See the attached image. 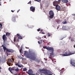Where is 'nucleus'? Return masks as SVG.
Returning <instances> with one entry per match:
<instances>
[{
    "label": "nucleus",
    "mask_w": 75,
    "mask_h": 75,
    "mask_svg": "<svg viewBox=\"0 0 75 75\" xmlns=\"http://www.w3.org/2000/svg\"><path fill=\"white\" fill-rule=\"evenodd\" d=\"M1 67H0V71H1V70H0V69H1Z\"/></svg>",
    "instance_id": "obj_46"
},
{
    "label": "nucleus",
    "mask_w": 75,
    "mask_h": 75,
    "mask_svg": "<svg viewBox=\"0 0 75 75\" xmlns=\"http://www.w3.org/2000/svg\"><path fill=\"white\" fill-rule=\"evenodd\" d=\"M61 40H63V38H62V39H61Z\"/></svg>",
    "instance_id": "obj_53"
},
{
    "label": "nucleus",
    "mask_w": 75,
    "mask_h": 75,
    "mask_svg": "<svg viewBox=\"0 0 75 75\" xmlns=\"http://www.w3.org/2000/svg\"><path fill=\"white\" fill-rule=\"evenodd\" d=\"M20 52H21V51H20Z\"/></svg>",
    "instance_id": "obj_50"
},
{
    "label": "nucleus",
    "mask_w": 75,
    "mask_h": 75,
    "mask_svg": "<svg viewBox=\"0 0 75 75\" xmlns=\"http://www.w3.org/2000/svg\"><path fill=\"white\" fill-rule=\"evenodd\" d=\"M24 55L26 58H30L32 60H33V61H35L36 59L37 55H36L35 53L34 52H31L28 54V53L26 51H25Z\"/></svg>",
    "instance_id": "obj_1"
},
{
    "label": "nucleus",
    "mask_w": 75,
    "mask_h": 75,
    "mask_svg": "<svg viewBox=\"0 0 75 75\" xmlns=\"http://www.w3.org/2000/svg\"><path fill=\"white\" fill-rule=\"evenodd\" d=\"M11 68V67H10L8 68V70L10 71V72L11 73V74H13V73L12 72V70H11V69H10Z\"/></svg>",
    "instance_id": "obj_22"
},
{
    "label": "nucleus",
    "mask_w": 75,
    "mask_h": 75,
    "mask_svg": "<svg viewBox=\"0 0 75 75\" xmlns=\"http://www.w3.org/2000/svg\"><path fill=\"white\" fill-rule=\"evenodd\" d=\"M40 62V60H38L37 61V62H38V63H39Z\"/></svg>",
    "instance_id": "obj_37"
},
{
    "label": "nucleus",
    "mask_w": 75,
    "mask_h": 75,
    "mask_svg": "<svg viewBox=\"0 0 75 75\" xmlns=\"http://www.w3.org/2000/svg\"><path fill=\"white\" fill-rule=\"evenodd\" d=\"M49 14L50 15L49 16V18L50 19L53 18L54 17V12L52 10H50L49 12Z\"/></svg>",
    "instance_id": "obj_6"
},
{
    "label": "nucleus",
    "mask_w": 75,
    "mask_h": 75,
    "mask_svg": "<svg viewBox=\"0 0 75 75\" xmlns=\"http://www.w3.org/2000/svg\"><path fill=\"white\" fill-rule=\"evenodd\" d=\"M63 56H67V52L66 51H64L63 52Z\"/></svg>",
    "instance_id": "obj_16"
},
{
    "label": "nucleus",
    "mask_w": 75,
    "mask_h": 75,
    "mask_svg": "<svg viewBox=\"0 0 75 75\" xmlns=\"http://www.w3.org/2000/svg\"><path fill=\"white\" fill-rule=\"evenodd\" d=\"M37 30L38 31H42V29H40V28L39 29H37Z\"/></svg>",
    "instance_id": "obj_27"
},
{
    "label": "nucleus",
    "mask_w": 75,
    "mask_h": 75,
    "mask_svg": "<svg viewBox=\"0 0 75 75\" xmlns=\"http://www.w3.org/2000/svg\"><path fill=\"white\" fill-rule=\"evenodd\" d=\"M71 41H74V39H72V38H71Z\"/></svg>",
    "instance_id": "obj_33"
},
{
    "label": "nucleus",
    "mask_w": 75,
    "mask_h": 75,
    "mask_svg": "<svg viewBox=\"0 0 75 75\" xmlns=\"http://www.w3.org/2000/svg\"><path fill=\"white\" fill-rule=\"evenodd\" d=\"M16 47H17V46H18V44H16Z\"/></svg>",
    "instance_id": "obj_40"
},
{
    "label": "nucleus",
    "mask_w": 75,
    "mask_h": 75,
    "mask_svg": "<svg viewBox=\"0 0 75 75\" xmlns=\"http://www.w3.org/2000/svg\"><path fill=\"white\" fill-rule=\"evenodd\" d=\"M28 4H31V1H30L28 3Z\"/></svg>",
    "instance_id": "obj_28"
},
{
    "label": "nucleus",
    "mask_w": 75,
    "mask_h": 75,
    "mask_svg": "<svg viewBox=\"0 0 75 75\" xmlns=\"http://www.w3.org/2000/svg\"><path fill=\"white\" fill-rule=\"evenodd\" d=\"M16 40V37H14V40H13L14 42H15Z\"/></svg>",
    "instance_id": "obj_26"
},
{
    "label": "nucleus",
    "mask_w": 75,
    "mask_h": 75,
    "mask_svg": "<svg viewBox=\"0 0 75 75\" xmlns=\"http://www.w3.org/2000/svg\"><path fill=\"white\" fill-rule=\"evenodd\" d=\"M59 28V26H58V27H57V30H58V29Z\"/></svg>",
    "instance_id": "obj_42"
},
{
    "label": "nucleus",
    "mask_w": 75,
    "mask_h": 75,
    "mask_svg": "<svg viewBox=\"0 0 75 75\" xmlns=\"http://www.w3.org/2000/svg\"><path fill=\"white\" fill-rule=\"evenodd\" d=\"M0 1H1V0H0Z\"/></svg>",
    "instance_id": "obj_55"
},
{
    "label": "nucleus",
    "mask_w": 75,
    "mask_h": 75,
    "mask_svg": "<svg viewBox=\"0 0 75 75\" xmlns=\"http://www.w3.org/2000/svg\"><path fill=\"white\" fill-rule=\"evenodd\" d=\"M37 0H35V1H37Z\"/></svg>",
    "instance_id": "obj_49"
},
{
    "label": "nucleus",
    "mask_w": 75,
    "mask_h": 75,
    "mask_svg": "<svg viewBox=\"0 0 75 75\" xmlns=\"http://www.w3.org/2000/svg\"><path fill=\"white\" fill-rule=\"evenodd\" d=\"M27 70V68H24L23 69V71H26Z\"/></svg>",
    "instance_id": "obj_23"
},
{
    "label": "nucleus",
    "mask_w": 75,
    "mask_h": 75,
    "mask_svg": "<svg viewBox=\"0 0 75 75\" xmlns=\"http://www.w3.org/2000/svg\"><path fill=\"white\" fill-rule=\"evenodd\" d=\"M41 0H36V1H38V2H39L40 3V2H41Z\"/></svg>",
    "instance_id": "obj_30"
},
{
    "label": "nucleus",
    "mask_w": 75,
    "mask_h": 75,
    "mask_svg": "<svg viewBox=\"0 0 75 75\" xmlns=\"http://www.w3.org/2000/svg\"><path fill=\"white\" fill-rule=\"evenodd\" d=\"M3 48L4 51L6 50L7 55H10V54H8V52L13 53V52H14V50H13L12 49H7L6 48V47L4 46H3Z\"/></svg>",
    "instance_id": "obj_5"
},
{
    "label": "nucleus",
    "mask_w": 75,
    "mask_h": 75,
    "mask_svg": "<svg viewBox=\"0 0 75 75\" xmlns=\"http://www.w3.org/2000/svg\"><path fill=\"white\" fill-rule=\"evenodd\" d=\"M64 21H63L62 22V24H67V19H65L64 20Z\"/></svg>",
    "instance_id": "obj_18"
},
{
    "label": "nucleus",
    "mask_w": 75,
    "mask_h": 75,
    "mask_svg": "<svg viewBox=\"0 0 75 75\" xmlns=\"http://www.w3.org/2000/svg\"><path fill=\"white\" fill-rule=\"evenodd\" d=\"M17 15L14 14L12 17V21L13 22H16V18H17Z\"/></svg>",
    "instance_id": "obj_7"
},
{
    "label": "nucleus",
    "mask_w": 75,
    "mask_h": 75,
    "mask_svg": "<svg viewBox=\"0 0 75 75\" xmlns=\"http://www.w3.org/2000/svg\"><path fill=\"white\" fill-rule=\"evenodd\" d=\"M55 9L58 11H59L61 10V7L59 5L56 6Z\"/></svg>",
    "instance_id": "obj_12"
},
{
    "label": "nucleus",
    "mask_w": 75,
    "mask_h": 75,
    "mask_svg": "<svg viewBox=\"0 0 75 75\" xmlns=\"http://www.w3.org/2000/svg\"><path fill=\"white\" fill-rule=\"evenodd\" d=\"M56 21L57 22V24H59V21L58 20H56Z\"/></svg>",
    "instance_id": "obj_24"
},
{
    "label": "nucleus",
    "mask_w": 75,
    "mask_h": 75,
    "mask_svg": "<svg viewBox=\"0 0 75 75\" xmlns=\"http://www.w3.org/2000/svg\"><path fill=\"white\" fill-rule=\"evenodd\" d=\"M38 44H40V41H38Z\"/></svg>",
    "instance_id": "obj_41"
},
{
    "label": "nucleus",
    "mask_w": 75,
    "mask_h": 75,
    "mask_svg": "<svg viewBox=\"0 0 75 75\" xmlns=\"http://www.w3.org/2000/svg\"><path fill=\"white\" fill-rule=\"evenodd\" d=\"M70 64H71L72 66H74L75 67V62H72V60H71L70 61Z\"/></svg>",
    "instance_id": "obj_15"
},
{
    "label": "nucleus",
    "mask_w": 75,
    "mask_h": 75,
    "mask_svg": "<svg viewBox=\"0 0 75 75\" xmlns=\"http://www.w3.org/2000/svg\"><path fill=\"white\" fill-rule=\"evenodd\" d=\"M0 6H1V4H0Z\"/></svg>",
    "instance_id": "obj_52"
},
{
    "label": "nucleus",
    "mask_w": 75,
    "mask_h": 75,
    "mask_svg": "<svg viewBox=\"0 0 75 75\" xmlns=\"http://www.w3.org/2000/svg\"><path fill=\"white\" fill-rule=\"evenodd\" d=\"M15 71H16V72H19V71H20V69H19L17 67V69H15Z\"/></svg>",
    "instance_id": "obj_19"
},
{
    "label": "nucleus",
    "mask_w": 75,
    "mask_h": 75,
    "mask_svg": "<svg viewBox=\"0 0 75 75\" xmlns=\"http://www.w3.org/2000/svg\"><path fill=\"white\" fill-rule=\"evenodd\" d=\"M30 61H31V62H33V61L32 60H30Z\"/></svg>",
    "instance_id": "obj_45"
},
{
    "label": "nucleus",
    "mask_w": 75,
    "mask_h": 75,
    "mask_svg": "<svg viewBox=\"0 0 75 75\" xmlns=\"http://www.w3.org/2000/svg\"><path fill=\"white\" fill-rule=\"evenodd\" d=\"M68 1V0H62V2L64 3H67Z\"/></svg>",
    "instance_id": "obj_17"
},
{
    "label": "nucleus",
    "mask_w": 75,
    "mask_h": 75,
    "mask_svg": "<svg viewBox=\"0 0 75 75\" xmlns=\"http://www.w3.org/2000/svg\"><path fill=\"white\" fill-rule=\"evenodd\" d=\"M20 9H19V10H18L17 11V13H18V12H19V11H20Z\"/></svg>",
    "instance_id": "obj_36"
},
{
    "label": "nucleus",
    "mask_w": 75,
    "mask_h": 75,
    "mask_svg": "<svg viewBox=\"0 0 75 75\" xmlns=\"http://www.w3.org/2000/svg\"><path fill=\"white\" fill-rule=\"evenodd\" d=\"M47 35H48V37H50V36H51V34H50L49 33H48Z\"/></svg>",
    "instance_id": "obj_29"
},
{
    "label": "nucleus",
    "mask_w": 75,
    "mask_h": 75,
    "mask_svg": "<svg viewBox=\"0 0 75 75\" xmlns=\"http://www.w3.org/2000/svg\"><path fill=\"white\" fill-rule=\"evenodd\" d=\"M44 59L45 60V58H44Z\"/></svg>",
    "instance_id": "obj_51"
},
{
    "label": "nucleus",
    "mask_w": 75,
    "mask_h": 75,
    "mask_svg": "<svg viewBox=\"0 0 75 75\" xmlns=\"http://www.w3.org/2000/svg\"><path fill=\"white\" fill-rule=\"evenodd\" d=\"M17 37H20V35L19 34H17Z\"/></svg>",
    "instance_id": "obj_31"
},
{
    "label": "nucleus",
    "mask_w": 75,
    "mask_h": 75,
    "mask_svg": "<svg viewBox=\"0 0 75 75\" xmlns=\"http://www.w3.org/2000/svg\"><path fill=\"white\" fill-rule=\"evenodd\" d=\"M14 59L12 58L11 59H9L8 61V66H11V64L13 62Z\"/></svg>",
    "instance_id": "obj_8"
},
{
    "label": "nucleus",
    "mask_w": 75,
    "mask_h": 75,
    "mask_svg": "<svg viewBox=\"0 0 75 75\" xmlns=\"http://www.w3.org/2000/svg\"><path fill=\"white\" fill-rule=\"evenodd\" d=\"M0 62H1V61H0Z\"/></svg>",
    "instance_id": "obj_54"
},
{
    "label": "nucleus",
    "mask_w": 75,
    "mask_h": 75,
    "mask_svg": "<svg viewBox=\"0 0 75 75\" xmlns=\"http://www.w3.org/2000/svg\"><path fill=\"white\" fill-rule=\"evenodd\" d=\"M18 39L21 40L23 39V37L21 36H20L18 37Z\"/></svg>",
    "instance_id": "obj_21"
},
{
    "label": "nucleus",
    "mask_w": 75,
    "mask_h": 75,
    "mask_svg": "<svg viewBox=\"0 0 75 75\" xmlns=\"http://www.w3.org/2000/svg\"><path fill=\"white\" fill-rule=\"evenodd\" d=\"M30 75H36L35 74H33V73L31 74Z\"/></svg>",
    "instance_id": "obj_38"
},
{
    "label": "nucleus",
    "mask_w": 75,
    "mask_h": 75,
    "mask_svg": "<svg viewBox=\"0 0 75 75\" xmlns=\"http://www.w3.org/2000/svg\"><path fill=\"white\" fill-rule=\"evenodd\" d=\"M11 11L12 12V13H14V11H13V10H11Z\"/></svg>",
    "instance_id": "obj_39"
},
{
    "label": "nucleus",
    "mask_w": 75,
    "mask_h": 75,
    "mask_svg": "<svg viewBox=\"0 0 75 75\" xmlns=\"http://www.w3.org/2000/svg\"><path fill=\"white\" fill-rule=\"evenodd\" d=\"M10 33L8 32H6V35L5 34H4L2 36V39L4 41V42H6L7 40V37H9L10 36Z\"/></svg>",
    "instance_id": "obj_4"
},
{
    "label": "nucleus",
    "mask_w": 75,
    "mask_h": 75,
    "mask_svg": "<svg viewBox=\"0 0 75 75\" xmlns=\"http://www.w3.org/2000/svg\"><path fill=\"white\" fill-rule=\"evenodd\" d=\"M15 68H16L15 67H14L12 68L11 67L10 69H11V70H12V71H14V70L15 71V69H15Z\"/></svg>",
    "instance_id": "obj_20"
},
{
    "label": "nucleus",
    "mask_w": 75,
    "mask_h": 75,
    "mask_svg": "<svg viewBox=\"0 0 75 75\" xmlns=\"http://www.w3.org/2000/svg\"><path fill=\"white\" fill-rule=\"evenodd\" d=\"M40 71L41 73H43L46 75H52V72L50 70L44 69L40 70Z\"/></svg>",
    "instance_id": "obj_3"
},
{
    "label": "nucleus",
    "mask_w": 75,
    "mask_h": 75,
    "mask_svg": "<svg viewBox=\"0 0 75 75\" xmlns=\"http://www.w3.org/2000/svg\"><path fill=\"white\" fill-rule=\"evenodd\" d=\"M1 47H3H3H4V45H2L1 46Z\"/></svg>",
    "instance_id": "obj_48"
},
{
    "label": "nucleus",
    "mask_w": 75,
    "mask_h": 75,
    "mask_svg": "<svg viewBox=\"0 0 75 75\" xmlns=\"http://www.w3.org/2000/svg\"><path fill=\"white\" fill-rule=\"evenodd\" d=\"M43 48L45 49H47V50L48 51H51L52 52V53H50V55L49 56V58L52 59V61H53V60L52 59V58L54 57V50L53 47H43Z\"/></svg>",
    "instance_id": "obj_2"
},
{
    "label": "nucleus",
    "mask_w": 75,
    "mask_h": 75,
    "mask_svg": "<svg viewBox=\"0 0 75 75\" xmlns=\"http://www.w3.org/2000/svg\"><path fill=\"white\" fill-rule=\"evenodd\" d=\"M61 3V0H58V1H54L53 2V5L54 6H56L57 5H58L59 3Z\"/></svg>",
    "instance_id": "obj_10"
},
{
    "label": "nucleus",
    "mask_w": 75,
    "mask_h": 75,
    "mask_svg": "<svg viewBox=\"0 0 75 75\" xmlns=\"http://www.w3.org/2000/svg\"><path fill=\"white\" fill-rule=\"evenodd\" d=\"M33 71L32 70V69H30L28 70L27 73L28 74H29V75H30V74H33Z\"/></svg>",
    "instance_id": "obj_13"
},
{
    "label": "nucleus",
    "mask_w": 75,
    "mask_h": 75,
    "mask_svg": "<svg viewBox=\"0 0 75 75\" xmlns=\"http://www.w3.org/2000/svg\"><path fill=\"white\" fill-rule=\"evenodd\" d=\"M21 64V62L19 61H18V63L16 62L15 65L19 68H23L24 66L22 64Z\"/></svg>",
    "instance_id": "obj_9"
},
{
    "label": "nucleus",
    "mask_w": 75,
    "mask_h": 75,
    "mask_svg": "<svg viewBox=\"0 0 75 75\" xmlns=\"http://www.w3.org/2000/svg\"><path fill=\"white\" fill-rule=\"evenodd\" d=\"M0 28H2V27L3 26V25H2V24H1V23H0Z\"/></svg>",
    "instance_id": "obj_25"
},
{
    "label": "nucleus",
    "mask_w": 75,
    "mask_h": 75,
    "mask_svg": "<svg viewBox=\"0 0 75 75\" xmlns=\"http://www.w3.org/2000/svg\"><path fill=\"white\" fill-rule=\"evenodd\" d=\"M41 34H45V33L44 32H42L41 33Z\"/></svg>",
    "instance_id": "obj_35"
},
{
    "label": "nucleus",
    "mask_w": 75,
    "mask_h": 75,
    "mask_svg": "<svg viewBox=\"0 0 75 75\" xmlns=\"http://www.w3.org/2000/svg\"><path fill=\"white\" fill-rule=\"evenodd\" d=\"M25 48H27V49H28L29 48L27 47H25Z\"/></svg>",
    "instance_id": "obj_44"
},
{
    "label": "nucleus",
    "mask_w": 75,
    "mask_h": 75,
    "mask_svg": "<svg viewBox=\"0 0 75 75\" xmlns=\"http://www.w3.org/2000/svg\"><path fill=\"white\" fill-rule=\"evenodd\" d=\"M63 72H64V71H60V74H62V73H63Z\"/></svg>",
    "instance_id": "obj_32"
},
{
    "label": "nucleus",
    "mask_w": 75,
    "mask_h": 75,
    "mask_svg": "<svg viewBox=\"0 0 75 75\" xmlns=\"http://www.w3.org/2000/svg\"><path fill=\"white\" fill-rule=\"evenodd\" d=\"M35 7L33 6H31L30 7V11H32L33 13L35 12Z\"/></svg>",
    "instance_id": "obj_11"
},
{
    "label": "nucleus",
    "mask_w": 75,
    "mask_h": 75,
    "mask_svg": "<svg viewBox=\"0 0 75 75\" xmlns=\"http://www.w3.org/2000/svg\"><path fill=\"white\" fill-rule=\"evenodd\" d=\"M72 16H75V14H72Z\"/></svg>",
    "instance_id": "obj_47"
},
{
    "label": "nucleus",
    "mask_w": 75,
    "mask_h": 75,
    "mask_svg": "<svg viewBox=\"0 0 75 75\" xmlns=\"http://www.w3.org/2000/svg\"><path fill=\"white\" fill-rule=\"evenodd\" d=\"M46 36H45V35H44V38H46Z\"/></svg>",
    "instance_id": "obj_43"
},
{
    "label": "nucleus",
    "mask_w": 75,
    "mask_h": 75,
    "mask_svg": "<svg viewBox=\"0 0 75 75\" xmlns=\"http://www.w3.org/2000/svg\"><path fill=\"white\" fill-rule=\"evenodd\" d=\"M19 39H18H18H17V42H18L19 41Z\"/></svg>",
    "instance_id": "obj_34"
},
{
    "label": "nucleus",
    "mask_w": 75,
    "mask_h": 75,
    "mask_svg": "<svg viewBox=\"0 0 75 75\" xmlns=\"http://www.w3.org/2000/svg\"><path fill=\"white\" fill-rule=\"evenodd\" d=\"M67 52V56H69V55H72L73 54L71 52L69 51V50H68Z\"/></svg>",
    "instance_id": "obj_14"
}]
</instances>
